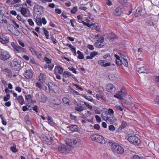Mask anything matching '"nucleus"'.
<instances>
[{
	"label": "nucleus",
	"instance_id": "37998d69",
	"mask_svg": "<svg viewBox=\"0 0 159 159\" xmlns=\"http://www.w3.org/2000/svg\"><path fill=\"white\" fill-rule=\"evenodd\" d=\"M78 10L77 8L76 7H74L70 11V12L73 14H75Z\"/></svg>",
	"mask_w": 159,
	"mask_h": 159
},
{
	"label": "nucleus",
	"instance_id": "052dcab7",
	"mask_svg": "<svg viewBox=\"0 0 159 159\" xmlns=\"http://www.w3.org/2000/svg\"><path fill=\"white\" fill-rule=\"evenodd\" d=\"M95 118L96 119L97 121L98 122H100L101 121V119L100 117L98 115H96L95 116Z\"/></svg>",
	"mask_w": 159,
	"mask_h": 159
},
{
	"label": "nucleus",
	"instance_id": "a211bd4d",
	"mask_svg": "<svg viewBox=\"0 0 159 159\" xmlns=\"http://www.w3.org/2000/svg\"><path fill=\"white\" fill-rule=\"evenodd\" d=\"M121 8L120 7H118L115 9L113 13L115 16H118L121 15Z\"/></svg>",
	"mask_w": 159,
	"mask_h": 159
},
{
	"label": "nucleus",
	"instance_id": "393cba45",
	"mask_svg": "<svg viewBox=\"0 0 159 159\" xmlns=\"http://www.w3.org/2000/svg\"><path fill=\"white\" fill-rule=\"evenodd\" d=\"M63 68L61 66H56L55 67V71H57L60 74H61L63 73Z\"/></svg>",
	"mask_w": 159,
	"mask_h": 159
},
{
	"label": "nucleus",
	"instance_id": "79ce46f5",
	"mask_svg": "<svg viewBox=\"0 0 159 159\" xmlns=\"http://www.w3.org/2000/svg\"><path fill=\"white\" fill-rule=\"evenodd\" d=\"M35 22L37 25H42L41 18L35 19Z\"/></svg>",
	"mask_w": 159,
	"mask_h": 159
},
{
	"label": "nucleus",
	"instance_id": "c85d7f7f",
	"mask_svg": "<svg viewBox=\"0 0 159 159\" xmlns=\"http://www.w3.org/2000/svg\"><path fill=\"white\" fill-rule=\"evenodd\" d=\"M102 43H100V42H96L94 44V46L95 47L98 48H101L103 46Z\"/></svg>",
	"mask_w": 159,
	"mask_h": 159
},
{
	"label": "nucleus",
	"instance_id": "c9c22d12",
	"mask_svg": "<svg viewBox=\"0 0 159 159\" xmlns=\"http://www.w3.org/2000/svg\"><path fill=\"white\" fill-rule=\"evenodd\" d=\"M70 75V73L68 71H64L63 74V77L65 78L69 77Z\"/></svg>",
	"mask_w": 159,
	"mask_h": 159
},
{
	"label": "nucleus",
	"instance_id": "bf43d9fd",
	"mask_svg": "<svg viewBox=\"0 0 159 159\" xmlns=\"http://www.w3.org/2000/svg\"><path fill=\"white\" fill-rule=\"evenodd\" d=\"M133 159H143V158L142 157H140L137 155H135L133 157Z\"/></svg>",
	"mask_w": 159,
	"mask_h": 159
},
{
	"label": "nucleus",
	"instance_id": "774afa93",
	"mask_svg": "<svg viewBox=\"0 0 159 159\" xmlns=\"http://www.w3.org/2000/svg\"><path fill=\"white\" fill-rule=\"evenodd\" d=\"M55 12L57 13L60 14L61 13V11L60 9L57 8L55 9Z\"/></svg>",
	"mask_w": 159,
	"mask_h": 159
},
{
	"label": "nucleus",
	"instance_id": "412c9836",
	"mask_svg": "<svg viewBox=\"0 0 159 159\" xmlns=\"http://www.w3.org/2000/svg\"><path fill=\"white\" fill-rule=\"evenodd\" d=\"M137 71L139 73H146L148 74L146 68L144 66H142L138 68L137 69Z\"/></svg>",
	"mask_w": 159,
	"mask_h": 159
},
{
	"label": "nucleus",
	"instance_id": "72a5a7b5",
	"mask_svg": "<svg viewBox=\"0 0 159 159\" xmlns=\"http://www.w3.org/2000/svg\"><path fill=\"white\" fill-rule=\"evenodd\" d=\"M12 22L15 26L14 28L16 30V31H18L17 29H19L20 27L19 25L14 20H13Z\"/></svg>",
	"mask_w": 159,
	"mask_h": 159
},
{
	"label": "nucleus",
	"instance_id": "20e7f679",
	"mask_svg": "<svg viewBox=\"0 0 159 159\" xmlns=\"http://www.w3.org/2000/svg\"><path fill=\"white\" fill-rule=\"evenodd\" d=\"M90 138L93 141L102 144H104L106 143V141L103 137L99 134H93L91 136Z\"/></svg>",
	"mask_w": 159,
	"mask_h": 159
},
{
	"label": "nucleus",
	"instance_id": "f03ea898",
	"mask_svg": "<svg viewBox=\"0 0 159 159\" xmlns=\"http://www.w3.org/2000/svg\"><path fill=\"white\" fill-rule=\"evenodd\" d=\"M111 147L112 151L118 154H122L124 152L123 148L116 143H112Z\"/></svg>",
	"mask_w": 159,
	"mask_h": 159
},
{
	"label": "nucleus",
	"instance_id": "6e6d98bb",
	"mask_svg": "<svg viewBox=\"0 0 159 159\" xmlns=\"http://www.w3.org/2000/svg\"><path fill=\"white\" fill-rule=\"evenodd\" d=\"M44 139L45 140V143H47V144L50 145L51 144V141L50 140L48 139L47 137H45Z\"/></svg>",
	"mask_w": 159,
	"mask_h": 159
},
{
	"label": "nucleus",
	"instance_id": "ea45409f",
	"mask_svg": "<svg viewBox=\"0 0 159 159\" xmlns=\"http://www.w3.org/2000/svg\"><path fill=\"white\" fill-rule=\"evenodd\" d=\"M43 30L44 31V34L45 35L47 39H48L49 35L48 32L45 28H43Z\"/></svg>",
	"mask_w": 159,
	"mask_h": 159
},
{
	"label": "nucleus",
	"instance_id": "6e6552de",
	"mask_svg": "<svg viewBox=\"0 0 159 159\" xmlns=\"http://www.w3.org/2000/svg\"><path fill=\"white\" fill-rule=\"evenodd\" d=\"M125 91L124 89H122L120 91H119L116 95H114V97L117 98L121 100L122 99V97L125 95Z\"/></svg>",
	"mask_w": 159,
	"mask_h": 159
},
{
	"label": "nucleus",
	"instance_id": "a18cd8bd",
	"mask_svg": "<svg viewBox=\"0 0 159 159\" xmlns=\"http://www.w3.org/2000/svg\"><path fill=\"white\" fill-rule=\"evenodd\" d=\"M116 62L118 65L119 66H121L122 63V59L116 60Z\"/></svg>",
	"mask_w": 159,
	"mask_h": 159
},
{
	"label": "nucleus",
	"instance_id": "8fccbe9b",
	"mask_svg": "<svg viewBox=\"0 0 159 159\" xmlns=\"http://www.w3.org/2000/svg\"><path fill=\"white\" fill-rule=\"evenodd\" d=\"M18 65V62L17 61H14L11 63V66L12 67L16 66Z\"/></svg>",
	"mask_w": 159,
	"mask_h": 159
},
{
	"label": "nucleus",
	"instance_id": "aec40b11",
	"mask_svg": "<svg viewBox=\"0 0 159 159\" xmlns=\"http://www.w3.org/2000/svg\"><path fill=\"white\" fill-rule=\"evenodd\" d=\"M29 48V50L30 51L33 55H36L37 57L41 56V53L38 52L34 50L31 47H30Z\"/></svg>",
	"mask_w": 159,
	"mask_h": 159
},
{
	"label": "nucleus",
	"instance_id": "49530a36",
	"mask_svg": "<svg viewBox=\"0 0 159 159\" xmlns=\"http://www.w3.org/2000/svg\"><path fill=\"white\" fill-rule=\"evenodd\" d=\"M84 97L85 98H86V99H87V100H88L89 101L92 102L93 100V98L90 96H87L85 95L84 96Z\"/></svg>",
	"mask_w": 159,
	"mask_h": 159
},
{
	"label": "nucleus",
	"instance_id": "9b49d317",
	"mask_svg": "<svg viewBox=\"0 0 159 159\" xmlns=\"http://www.w3.org/2000/svg\"><path fill=\"white\" fill-rule=\"evenodd\" d=\"M20 12L22 15L27 17L29 16L30 12L28 9H26L25 8H22L20 10Z\"/></svg>",
	"mask_w": 159,
	"mask_h": 159
},
{
	"label": "nucleus",
	"instance_id": "3c124183",
	"mask_svg": "<svg viewBox=\"0 0 159 159\" xmlns=\"http://www.w3.org/2000/svg\"><path fill=\"white\" fill-rule=\"evenodd\" d=\"M84 105L88 107V108L90 109V110H91L92 109V106H91V105H89V104L87 102H84Z\"/></svg>",
	"mask_w": 159,
	"mask_h": 159
},
{
	"label": "nucleus",
	"instance_id": "2f4dec72",
	"mask_svg": "<svg viewBox=\"0 0 159 159\" xmlns=\"http://www.w3.org/2000/svg\"><path fill=\"white\" fill-rule=\"evenodd\" d=\"M0 117L2 120V124L4 125H6L7 124V122H6V119L2 114L0 115Z\"/></svg>",
	"mask_w": 159,
	"mask_h": 159
},
{
	"label": "nucleus",
	"instance_id": "7ed1b4c3",
	"mask_svg": "<svg viewBox=\"0 0 159 159\" xmlns=\"http://www.w3.org/2000/svg\"><path fill=\"white\" fill-rule=\"evenodd\" d=\"M102 119L108 124H113L116 123L117 120L113 115H105L102 114Z\"/></svg>",
	"mask_w": 159,
	"mask_h": 159
},
{
	"label": "nucleus",
	"instance_id": "9d476101",
	"mask_svg": "<svg viewBox=\"0 0 159 159\" xmlns=\"http://www.w3.org/2000/svg\"><path fill=\"white\" fill-rule=\"evenodd\" d=\"M1 70L6 74L7 77L11 78L12 75L11 71L8 68H2Z\"/></svg>",
	"mask_w": 159,
	"mask_h": 159
},
{
	"label": "nucleus",
	"instance_id": "dca6fc26",
	"mask_svg": "<svg viewBox=\"0 0 159 159\" xmlns=\"http://www.w3.org/2000/svg\"><path fill=\"white\" fill-rule=\"evenodd\" d=\"M94 39L96 40V42H99L100 43H103L104 41V37L99 34H97L95 36Z\"/></svg>",
	"mask_w": 159,
	"mask_h": 159
},
{
	"label": "nucleus",
	"instance_id": "680f3d73",
	"mask_svg": "<svg viewBox=\"0 0 159 159\" xmlns=\"http://www.w3.org/2000/svg\"><path fill=\"white\" fill-rule=\"evenodd\" d=\"M68 69L72 71L73 73L75 74L76 73V71L75 70V68L73 67H69Z\"/></svg>",
	"mask_w": 159,
	"mask_h": 159
},
{
	"label": "nucleus",
	"instance_id": "de8ad7c7",
	"mask_svg": "<svg viewBox=\"0 0 159 159\" xmlns=\"http://www.w3.org/2000/svg\"><path fill=\"white\" fill-rule=\"evenodd\" d=\"M10 95L9 94H7L6 96H5L3 98V100L5 101H7L10 99Z\"/></svg>",
	"mask_w": 159,
	"mask_h": 159
},
{
	"label": "nucleus",
	"instance_id": "423d86ee",
	"mask_svg": "<svg viewBox=\"0 0 159 159\" xmlns=\"http://www.w3.org/2000/svg\"><path fill=\"white\" fill-rule=\"evenodd\" d=\"M11 57L9 52L3 49L0 50V59L2 60L5 61L7 60Z\"/></svg>",
	"mask_w": 159,
	"mask_h": 159
},
{
	"label": "nucleus",
	"instance_id": "603ef678",
	"mask_svg": "<svg viewBox=\"0 0 159 159\" xmlns=\"http://www.w3.org/2000/svg\"><path fill=\"white\" fill-rule=\"evenodd\" d=\"M115 129V127L112 125H110L108 126V129L110 131H114Z\"/></svg>",
	"mask_w": 159,
	"mask_h": 159
},
{
	"label": "nucleus",
	"instance_id": "09e8293b",
	"mask_svg": "<svg viewBox=\"0 0 159 159\" xmlns=\"http://www.w3.org/2000/svg\"><path fill=\"white\" fill-rule=\"evenodd\" d=\"M22 110L23 111H25L28 110H31L32 109L29 108H28L26 106H24L23 107Z\"/></svg>",
	"mask_w": 159,
	"mask_h": 159
},
{
	"label": "nucleus",
	"instance_id": "a19ab883",
	"mask_svg": "<svg viewBox=\"0 0 159 159\" xmlns=\"http://www.w3.org/2000/svg\"><path fill=\"white\" fill-rule=\"evenodd\" d=\"M25 120L26 123L29 124L30 122L29 120V116L28 115H26L25 117Z\"/></svg>",
	"mask_w": 159,
	"mask_h": 159
},
{
	"label": "nucleus",
	"instance_id": "f257e3e1",
	"mask_svg": "<svg viewBox=\"0 0 159 159\" xmlns=\"http://www.w3.org/2000/svg\"><path fill=\"white\" fill-rule=\"evenodd\" d=\"M127 138L128 140L134 145L138 146L140 143V141L139 138L133 134H128Z\"/></svg>",
	"mask_w": 159,
	"mask_h": 159
},
{
	"label": "nucleus",
	"instance_id": "c756f323",
	"mask_svg": "<svg viewBox=\"0 0 159 159\" xmlns=\"http://www.w3.org/2000/svg\"><path fill=\"white\" fill-rule=\"evenodd\" d=\"M0 42L1 43L3 44H6L8 43L9 42V40L8 39H3L0 36Z\"/></svg>",
	"mask_w": 159,
	"mask_h": 159
},
{
	"label": "nucleus",
	"instance_id": "2eb2a0df",
	"mask_svg": "<svg viewBox=\"0 0 159 159\" xmlns=\"http://www.w3.org/2000/svg\"><path fill=\"white\" fill-rule=\"evenodd\" d=\"M106 89L108 92H112L115 91V88L112 84H109L106 86Z\"/></svg>",
	"mask_w": 159,
	"mask_h": 159
},
{
	"label": "nucleus",
	"instance_id": "f3484780",
	"mask_svg": "<svg viewBox=\"0 0 159 159\" xmlns=\"http://www.w3.org/2000/svg\"><path fill=\"white\" fill-rule=\"evenodd\" d=\"M47 85L48 89L47 87H46V91L47 92H49L50 90H53L54 87L55 86V85L51 82L48 83Z\"/></svg>",
	"mask_w": 159,
	"mask_h": 159
},
{
	"label": "nucleus",
	"instance_id": "4d7b16f0",
	"mask_svg": "<svg viewBox=\"0 0 159 159\" xmlns=\"http://www.w3.org/2000/svg\"><path fill=\"white\" fill-rule=\"evenodd\" d=\"M32 98V96L30 95H25V98L26 100L27 101H30Z\"/></svg>",
	"mask_w": 159,
	"mask_h": 159
},
{
	"label": "nucleus",
	"instance_id": "58836bf2",
	"mask_svg": "<svg viewBox=\"0 0 159 159\" xmlns=\"http://www.w3.org/2000/svg\"><path fill=\"white\" fill-rule=\"evenodd\" d=\"M122 64H123L124 66L127 67L128 66V61L127 59H124V60H122Z\"/></svg>",
	"mask_w": 159,
	"mask_h": 159
},
{
	"label": "nucleus",
	"instance_id": "4468645a",
	"mask_svg": "<svg viewBox=\"0 0 159 159\" xmlns=\"http://www.w3.org/2000/svg\"><path fill=\"white\" fill-rule=\"evenodd\" d=\"M105 60H99L98 61V64L104 67L109 66H111V64L110 62L105 63Z\"/></svg>",
	"mask_w": 159,
	"mask_h": 159
},
{
	"label": "nucleus",
	"instance_id": "338daca9",
	"mask_svg": "<svg viewBox=\"0 0 159 159\" xmlns=\"http://www.w3.org/2000/svg\"><path fill=\"white\" fill-rule=\"evenodd\" d=\"M18 43H19V44L21 46H22V48L25 47V44L23 42H22V41L19 40H18Z\"/></svg>",
	"mask_w": 159,
	"mask_h": 159
},
{
	"label": "nucleus",
	"instance_id": "f704fd0d",
	"mask_svg": "<svg viewBox=\"0 0 159 159\" xmlns=\"http://www.w3.org/2000/svg\"><path fill=\"white\" fill-rule=\"evenodd\" d=\"M10 150L13 152L15 153L17 151V149L16 148V145L14 144L10 148Z\"/></svg>",
	"mask_w": 159,
	"mask_h": 159
},
{
	"label": "nucleus",
	"instance_id": "5701e85b",
	"mask_svg": "<svg viewBox=\"0 0 159 159\" xmlns=\"http://www.w3.org/2000/svg\"><path fill=\"white\" fill-rule=\"evenodd\" d=\"M98 53L96 51H93L90 52V56H87L86 57V58L87 59H93V57H95V56L97 55Z\"/></svg>",
	"mask_w": 159,
	"mask_h": 159
},
{
	"label": "nucleus",
	"instance_id": "0eeeda50",
	"mask_svg": "<svg viewBox=\"0 0 159 159\" xmlns=\"http://www.w3.org/2000/svg\"><path fill=\"white\" fill-rule=\"evenodd\" d=\"M13 51L15 53L17 56H18L19 54L20 53L25 52V49L24 48L18 45H17L13 49Z\"/></svg>",
	"mask_w": 159,
	"mask_h": 159
},
{
	"label": "nucleus",
	"instance_id": "6ab92c4d",
	"mask_svg": "<svg viewBox=\"0 0 159 159\" xmlns=\"http://www.w3.org/2000/svg\"><path fill=\"white\" fill-rule=\"evenodd\" d=\"M39 101L43 102H45L47 100V97L44 94H41L39 95Z\"/></svg>",
	"mask_w": 159,
	"mask_h": 159
},
{
	"label": "nucleus",
	"instance_id": "f8f14e48",
	"mask_svg": "<svg viewBox=\"0 0 159 159\" xmlns=\"http://www.w3.org/2000/svg\"><path fill=\"white\" fill-rule=\"evenodd\" d=\"M0 13L2 16L6 17H8V11L4 7H0Z\"/></svg>",
	"mask_w": 159,
	"mask_h": 159
},
{
	"label": "nucleus",
	"instance_id": "13d9d810",
	"mask_svg": "<svg viewBox=\"0 0 159 159\" xmlns=\"http://www.w3.org/2000/svg\"><path fill=\"white\" fill-rule=\"evenodd\" d=\"M28 22L29 23V25H30L32 26L34 25V23L31 19H28Z\"/></svg>",
	"mask_w": 159,
	"mask_h": 159
},
{
	"label": "nucleus",
	"instance_id": "cd10ccee",
	"mask_svg": "<svg viewBox=\"0 0 159 159\" xmlns=\"http://www.w3.org/2000/svg\"><path fill=\"white\" fill-rule=\"evenodd\" d=\"M17 100L21 104L23 105L24 103V100L23 97L22 96L20 95L18 96L17 98Z\"/></svg>",
	"mask_w": 159,
	"mask_h": 159
},
{
	"label": "nucleus",
	"instance_id": "39448f33",
	"mask_svg": "<svg viewBox=\"0 0 159 159\" xmlns=\"http://www.w3.org/2000/svg\"><path fill=\"white\" fill-rule=\"evenodd\" d=\"M73 148V147L67 143L66 144H62L59 146L58 150L61 152L66 153L69 152Z\"/></svg>",
	"mask_w": 159,
	"mask_h": 159
},
{
	"label": "nucleus",
	"instance_id": "0e129e2a",
	"mask_svg": "<svg viewBox=\"0 0 159 159\" xmlns=\"http://www.w3.org/2000/svg\"><path fill=\"white\" fill-rule=\"evenodd\" d=\"M44 61L47 63L48 64H50L51 62V60L49 59L48 57H45L44 59Z\"/></svg>",
	"mask_w": 159,
	"mask_h": 159
},
{
	"label": "nucleus",
	"instance_id": "7c9ffc66",
	"mask_svg": "<svg viewBox=\"0 0 159 159\" xmlns=\"http://www.w3.org/2000/svg\"><path fill=\"white\" fill-rule=\"evenodd\" d=\"M62 101L66 105H69V100L67 98H62Z\"/></svg>",
	"mask_w": 159,
	"mask_h": 159
},
{
	"label": "nucleus",
	"instance_id": "473e14b6",
	"mask_svg": "<svg viewBox=\"0 0 159 159\" xmlns=\"http://www.w3.org/2000/svg\"><path fill=\"white\" fill-rule=\"evenodd\" d=\"M77 53L79 55L78 58L80 59H83L84 58V56L83 53L80 51H77Z\"/></svg>",
	"mask_w": 159,
	"mask_h": 159
},
{
	"label": "nucleus",
	"instance_id": "e433bc0d",
	"mask_svg": "<svg viewBox=\"0 0 159 159\" xmlns=\"http://www.w3.org/2000/svg\"><path fill=\"white\" fill-rule=\"evenodd\" d=\"M114 113V112L113 110L111 108H109L108 110V113L106 114H105V115H113V114Z\"/></svg>",
	"mask_w": 159,
	"mask_h": 159
},
{
	"label": "nucleus",
	"instance_id": "1a4fd4ad",
	"mask_svg": "<svg viewBox=\"0 0 159 159\" xmlns=\"http://www.w3.org/2000/svg\"><path fill=\"white\" fill-rule=\"evenodd\" d=\"M24 75L26 78L30 79L32 78L33 74L30 70H28L25 71L24 73Z\"/></svg>",
	"mask_w": 159,
	"mask_h": 159
},
{
	"label": "nucleus",
	"instance_id": "864d4df0",
	"mask_svg": "<svg viewBox=\"0 0 159 159\" xmlns=\"http://www.w3.org/2000/svg\"><path fill=\"white\" fill-rule=\"evenodd\" d=\"M115 107L117 111H121L123 110V108L119 105H116Z\"/></svg>",
	"mask_w": 159,
	"mask_h": 159
},
{
	"label": "nucleus",
	"instance_id": "b1692460",
	"mask_svg": "<svg viewBox=\"0 0 159 159\" xmlns=\"http://www.w3.org/2000/svg\"><path fill=\"white\" fill-rule=\"evenodd\" d=\"M69 129L73 131H76L78 130V127L75 125H71L69 127Z\"/></svg>",
	"mask_w": 159,
	"mask_h": 159
},
{
	"label": "nucleus",
	"instance_id": "bb28decb",
	"mask_svg": "<svg viewBox=\"0 0 159 159\" xmlns=\"http://www.w3.org/2000/svg\"><path fill=\"white\" fill-rule=\"evenodd\" d=\"M77 107H75V109L79 112L81 111L84 110V107L81 106L80 105L78 104H77Z\"/></svg>",
	"mask_w": 159,
	"mask_h": 159
},
{
	"label": "nucleus",
	"instance_id": "5fc2aeb1",
	"mask_svg": "<svg viewBox=\"0 0 159 159\" xmlns=\"http://www.w3.org/2000/svg\"><path fill=\"white\" fill-rule=\"evenodd\" d=\"M100 7L98 5H97L95 8L93 9V10L95 12L97 13L100 10Z\"/></svg>",
	"mask_w": 159,
	"mask_h": 159
},
{
	"label": "nucleus",
	"instance_id": "ddd939ff",
	"mask_svg": "<svg viewBox=\"0 0 159 159\" xmlns=\"http://www.w3.org/2000/svg\"><path fill=\"white\" fill-rule=\"evenodd\" d=\"M38 81L43 83L45 82L46 79V75L43 73H40L38 76Z\"/></svg>",
	"mask_w": 159,
	"mask_h": 159
},
{
	"label": "nucleus",
	"instance_id": "c03bdc74",
	"mask_svg": "<svg viewBox=\"0 0 159 159\" xmlns=\"http://www.w3.org/2000/svg\"><path fill=\"white\" fill-rule=\"evenodd\" d=\"M16 18L19 20L21 21L22 22L24 23V20L21 16L18 15L17 16Z\"/></svg>",
	"mask_w": 159,
	"mask_h": 159
},
{
	"label": "nucleus",
	"instance_id": "69168bd1",
	"mask_svg": "<svg viewBox=\"0 0 159 159\" xmlns=\"http://www.w3.org/2000/svg\"><path fill=\"white\" fill-rule=\"evenodd\" d=\"M154 102L155 104H157V105H159V97H157L154 100Z\"/></svg>",
	"mask_w": 159,
	"mask_h": 159
},
{
	"label": "nucleus",
	"instance_id": "4be33fe9",
	"mask_svg": "<svg viewBox=\"0 0 159 159\" xmlns=\"http://www.w3.org/2000/svg\"><path fill=\"white\" fill-rule=\"evenodd\" d=\"M72 142L74 144L78 146L82 143L81 140L79 139H75L72 140Z\"/></svg>",
	"mask_w": 159,
	"mask_h": 159
},
{
	"label": "nucleus",
	"instance_id": "4c0bfd02",
	"mask_svg": "<svg viewBox=\"0 0 159 159\" xmlns=\"http://www.w3.org/2000/svg\"><path fill=\"white\" fill-rule=\"evenodd\" d=\"M42 83L40 82H36L35 84V86L36 87L39 88L40 89H41L42 88L43 86L42 84Z\"/></svg>",
	"mask_w": 159,
	"mask_h": 159
},
{
	"label": "nucleus",
	"instance_id": "e2e57ef3",
	"mask_svg": "<svg viewBox=\"0 0 159 159\" xmlns=\"http://www.w3.org/2000/svg\"><path fill=\"white\" fill-rule=\"evenodd\" d=\"M109 79L111 80H113L115 79V76L113 74H110L108 76Z\"/></svg>",
	"mask_w": 159,
	"mask_h": 159
},
{
	"label": "nucleus",
	"instance_id": "a878e982",
	"mask_svg": "<svg viewBox=\"0 0 159 159\" xmlns=\"http://www.w3.org/2000/svg\"><path fill=\"white\" fill-rule=\"evenodd\" d=\"M141 7H138L136 9V12L135 13L134 15L136 17H139L141 15Z\"/></svg>",
	"mask_w": 159,
	"mask_h": 159
}]
</instances>
